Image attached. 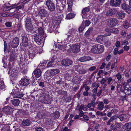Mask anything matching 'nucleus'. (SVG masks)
Masks as SVG:
<instances>
[{"instance_id": "3", "label": "nucleus", "mask_w": 131, "mask_h": 131, "mask_svg": "<svg viewBox=\"0 0 131 131\" xmlns=\"http://www.w3.org/2000/svg\"><path fill=\"white\" fill-rule=\"evenodd\" d=\"M123 86L124 88V92L127 95L131 94V88L129 85L126 83H124L123 85Z\"/></svg>"}, {"instance_id": "43", "label": "nucleus", "mask_w": 131, "mask_h": 131, "mask_svg": "<svg viewBox=\"0 0 131 131\" xmlns=\"http://www.w3.org/2000/svg\"><path fill=\"white\" fill-rule=\"evenodd\" d=\"M38 31L39 34L40 35V36H42L44 35V31L42 27H40L38 28Z\"/></svg>"}, {"instance_id": "54", "label": "nucleus", "mask_w": 131, "mask_h": 131, "mask_svg": "<svg viewBox=\"0 0 131 131\" xmlns=\"http://www.w3.org/2000/svg\"><path fill=\"white\" fill-rule=\"evenodd\" d=\"M51 60L50 61L54 64L55 62L56 61V60L57 59L56 57L55 56H54L51 58Z\"/></svg>"}, {"instance_id": "61", "label": "nucleus", "mask_w": 131, "mask_h": 131, "mask_svg": "<svg viewBox=\"0 0 131 131\" xmlns=\"http://www.w3.org/2000/svg\"><path fill=\"white\" fill-rule=\"evenodd\" d=\"M126 12L128 14L130 13L131 12V8L128 7L126 9H125Z\"/></svg>"}, {"instance_id": "42", "label": "nucleus", "mask_w": 131, "mask_h": 131, "mask_svg": "<svg viewBox=\"0 0 131 131\" xmlns=\"http://www.w3.org/2000/svg\"><path fill=\"white\" fill-rule=\"evenodd\" d=\"M110 32L114 34H117L118 32V30L117 28H113L112 29H111L110 30Z\"/></svg>"}, {"instance_id": "63", "label": "nucleus", "mask_w": 131, "mask_h": 131, "mask_svg": "<svg viewBox=\"0 0 131 131\" xmlns=\"http://www.w3.org/2000/svg\"><path fill=\"white\" fill-rule=\"evenodd\" d=\"M85 61H89L91 59V57L89 56H85Z\"/></svg>"}, {"instance_id": "31", "label": "nucleus", "mask_w": 131, "mask_h": 131, "mask_svg": "<svg viewBox=\"0 0 131 131\" xmlns=\"http://www.w3.org/2000/svg\"><path fill=\"white\" fill-rule=\"evenodd\" d=\"M124 126L126 131H129L131 129V123H127L124 125Z\"/></svg>"}, {"instance_id": "62", "label": "nucleus", "mask_w": 131, "mask_h": 131, "mask_svg": "<svg viewBox=\"0 0 131 131\" xmlns=\"http://www.w3.org/2000/svg\"><path fill=\"white\" fill-rule=\"evenodd\" d=\"M117 78L118 80H120L122 78V76L120 73H118L116 75Z\"/></svg>"}, {"instance_id": "55", "label": "nucleus", "mask_w": 131, "mask_h": 131, "mask_svg": "<svg viewBox=\"0 0 131 131\" xmlns=\"http://www.w3.org/2000/svg\"><path fill=\"white\" fill-rule=\"evenodd\" d=\"M89 117L88 116L86 115H83L82 118L83 119H82V120L83 121V120H84L86 121H88L89 120Z\"/></svg>"}, {"instance_id": "13", "label": "nucleus", "mask_w": 131, "mask_h": 131, "mask_svg": "<svg viewBox=\"0 0 131 131\" xmlns=\"http://www.w3.org/2000/svg\"><path fill=\"white\" fill-rule=\"evenodd\" d=\"M22 44L23 46L25 47H26L28 46V39L26 36H23L22 37Z\"/></svg>"}, {"instance_id": "8", "label": "nucleus", "mask_w": 131, "mask_h": 131, "mask_svg": "<svg viewBox=\"0 0 131 131\" xmlns=\"http://www.w3.org/2000/svg\"><path fill=\"white\" fill-rule=\"evenodd\" d=\"M21 85L24 86H27L29 84L30 81L27 76L23 77L21 79Z\"/></svg>"}, {"instance_id": "53", "label": "nucleus", "mask_w": 131, "mask_h": 131, "mask_svg": "<svg viewBox=\"0 0 131 131\" xmlns=\"http://www.w3.org/2000/svg\"><path fill=\"white\" fill-rule=\"evenodd\" d=\"M85 28L83 24H82L81 26L79 28V32H81L83 31Z\"/></svg>"}, {"instance_id": "45", "label": "nucleus", "mask_w": 131, "mask_h": 131, "mask_svg": "<svg viewBox=\"0 0 131 131\" xmlns=\"http://www.w3.org/2000/svg\"><path fill=\"white\" fill-rule=\"evenodd\" d=\"M121 6L122 8L124 10L126 9L128 7H129V6H128V5L125 3L122 4L121 5Z\"/></svg>"}, {"instance_id": "6", "label": "nucleus", "mask_w": 131, "mask_h": 131, "mask_svg": "<svg viewBox=\"0 0 131 131\" xmlns=\"http://www.w3.org/2000/svg\"><path fill=\"white\" fill-rule=\"evenodd\" d=\"M119 21L116 18H111L110 19L109 26L114 27L118 23Z\"/></svg>"}, {"instance_id": "49", "label": "nucleus", "mask_w": 131, "mask_h": 131, "mask_svg": "<svg viewBox=\"0 0 131 131\" xmlns=\"http://www.w3.org/2000/svg\"><path fill=\"white\" fill-rule=\"evenodd\" d=\"M111 129L113 131H116L117 130V128L116 126L115 125L113 124H112L110 126Z\"/></svg>"}, {"instance_id": "18", "label": "nucleus", "mask_w": 131, "mask_h": 131, "mask_svg": "<svg viewBox=\"0 0 131 131\" xmlns=\"http://www.w3.org/2000/svg\"><path fill=\"white\" fill-rule=\"evenodd\" d=\"M16 5H12L11 6H3L2 8V10L4 11H7L8 10H10L13 8H14L15 7Z\"/></svg>"}, {"instance_id": "40", "label": "nucleus", "mask_w": 131, "mask_h": 131, "mask_svg": "<svg viewBox=\"0 0 131 131\" xmlns=\"http://www.w3.org/2000/svg\"><path fill=\"white\" fill-rule=\"evenodd\" d=\"M79 79L78 77L75 76L74 77L73 83L75 84H78L80 83V81H79Z\"/></svg>"}, {"instance_id": "17", "label": "nucleus", "mask_w": 131, "mask_h": 131, "mask_svg": "<svg viewBox=\"0 0 131 131\" xmlns=\"http://www.w3.org/2000/svg\"><path fill=\"white\" fill-rule=\"evenodd\" d=\"M125 13L123 11H121L117 12L116 17L118 19H122L125 17Z\"/></svg>"}, {"instance_id": "12", "label": "nucleus", "mask_w": 131, "mask_h": 131, "mask_svg": "<svg viewBox=\"0 0 131 131\" xmlns=\"http://www.w3.org/2000/svg\"><path fill=\"white\" fill-rule=\"evenodd\" d=\"M73 62L70 60L66 59L62 61L61 63L63 66H69L72 64Z\"/></svg>"}, {"instance_id": "7", "label": "nucleus", "mask_w": 131, "mask_h": 131, "mask_svg": "<svg viewBox=\"0 0 131 131\" xmlns=\"http://www.w3.org/2000/svg\"><path fill=\"white\" fill-rule=\"evenodd\" d=\"M42 36H39L35 35L34 36V40L38 45H40L43 42Z\"/></svg>"}, {"instance_id": "44", "label": "nucleus", "mask_w": 131, "mask_h": 131, "mask_svg": "<svg viewBox=\"0 0 131 131\" xmlns=\"http://www.w3.org/2000/svg\"><path fill=\"white\" fill-rule=\"evenodd\" d=\"M103 44H104L106 46H108L110 45L111 43L109 40L108 39L105 38V41H104Z\"/></svg>"}, {"instance_id": "4", "label": "nucleus", "mask_w": 131, "mask_h": 131, "mask_svg": "<svg viewBox=\"0 0 131 131\" xmlns=\"http://www.w3.org/2000/svg\"><path fill=\"white\" fill-rule=\"evenodd\" d=\"M46 3L48 10L50 12H52L54 10V4L51 0H47Z\"/></svg>"}, {"instance_id": "48", "label": "nucleus", "mask_w": 131, "mask_h": 131, "mask_svg": "<svg viewBox=\"0 0 131 131\" xmlns=\"http://www.w3.org/2000/svg\"><path fill=\"white\" fill-rule=\"evenodd\" d=\"M44 66L42 65V64H39L37 68L36 69H37L39 70H40V71H42V69L43 68H44Z\"/></svg>"}, {"instance_id": "1", "label": "nucleus", "mask_w": 131, "mask_h": 131, "mask_svg": "<svg viewBox=\"0 0 131 131\" xmlns=\"http://www.w3.org/2000/svg\"><path fill=\"white\" fill-rule=\"evenodd\" d=\"M78 34L77 30L73 28L70 29L67 34L68 36L67 39V40L70 39V40L74 39L77 37Z\"/></svg>"}, {"instance_id": "33", "label": "nucleus", "mask_w": 131, "mask_h": 131, "mask_svg": "<svg viewBox=\"0 0 131 131\" xmlns=\"http://www.w3.org/2000/svg\"><path fill=\"white\" fill-rule=\"evenodd\" d=\"M1 131H10L9 126L7 124L4 125L2 128Z\"/></svg>"}, {"instance_id": "36", "label": "nucleus", "mask_w": 131, "mask_h": 131, "mask_svg": "<svg viewBox=\"0 0 131 131\" xmlns=\"http://www.w3.org/2000/svg\"><path fill=\"white\" fill-rule=\"evenodd\" d=\"M97 45H94L92 48L91 51L95 54H97Z\"/></svg>"}, {"instance_id": "23", "label": "nucleus", "mask_w": 131, "mask_h": 131, "mask_svg": "<svg viewBox=\"0 0 131 131\" xmlns=\"http://www.w3.org/2000/svg\"><path fill=\"white\" fill-rule=\"evenodd\" d=\"M16 57V54L15 52L12 51L10 56L9 61L12 62L14 61Z\"/></svg>"}, {"instance_id": "22", "label": "nucleus", "mask_w": 131, "mask_h": 131, "mask_svg": "<svg viewBox=\"0 0 131 131\" xmlns=\"http://www.w3.org/2000/svg\"><path fill=\"white\" fill-rule=\"evenodd\" d=\"M26 30L28 32H31L33 29V27L32 24L25 25Z\"/></svg>"}, {"instance_id": "39", "label": "nucleus", "mask_w": 131, "mask_h": 131, "mask_svg": "<svg viewBox=\"0 0 131 131\" xmlns=\"http://www.w3.org/2000/svg\"><path fill=\"white\" fill-rule=\"evenodd\" d=\"M52 116L54 118L57 119L60 116V113L58 111H56L53 113Z\"/></svg>"}, {"instance_id": "32", "label": "nucleus", "mask_w": 131, "mask_h": 131, "mask_svg": "<svg viewBox=\"0 0 131 131\" xmlns=\"http://www.w3.org/2000/svg\"><path fill=\"white\" fill-rule=\"evenodd\" d=\"M104 107V104L102 102H100L97 106V108L100 111L103 110Z\"/></svg>"}, {"instance_id": "19", "label": "nucleus", "mask_w": 131, "mask_h": 131, "mask_svg": "<svg viewBox=\"0 0 131 131\" xmlns=\"http://www.w3.org/2000/svg\"><path fill=\"white\" fill-rule=\"evenodd\" d=\"M46 112L45 111H42L40 112L37 114V117L39 118H45L46 116Z\"/></svg>"}, {"instance_id": "10", "label": "nucleus", "mask_w": 131, "mask_h": 131, "mask_svg": "<svg viewBox=\"0 0 131 131\" xmlns=\"http://www.w3.org/2000/svg\"><path fill=\"white\" fill-rule=\"evenodd\" d=\"M117 12V10L116 9H112L107 11L106 15L108 16H112L116 13Z\"/></svg>"}, {"instance_id": "38", "label": "nucleus", "mask_w": 131, "mask_h": 131, "mask_svg": "<svg viewBox=\"0 0 131 131\" xmlns=\"http://www.w3.org/2000/svg\"><path fill=\"white\" fill-rule=\"evenodd\" d=\"M75 14L74 13H71L68 14L66 18L70 19L73 18L75 16Z\"/></svg>"}, {"instance_id": "25", "label": "nucleus", "mask_w": 131, "mask_h": 131, "mask_svg": "<svg viewBox=\"0 0 131 131\" xmlns=\"http://www.w3.org/2000/svg\"><path fill=\"white\" fill-rule=\"evenodd\" d=\"M41 101V102L42 103L46 104H49L48 96V95H46L44 97H42Z\"/></svg>"}, {"instance_id": "28", "label": "nucleus", "mask_w": 131, "mask_h": 131, "mask_svg": "<svg viewBox=\"0 0 131 131\" xmlns=\"http://www.w3.org/2000/svg\"><path fill=\"white\" fill-rule=\"evenodd\" d=\"M39 48H40L39 47H36L35 49L36 50H35L34 51V54L32 53H30L29 54V58L30 59H33L34 57H35V55L36 54L35 53H37L38 52V50Z\"/></svg>"}, {"instance_id": "52", "label": "nucleus", "mask_w": 131, "mask_h": 131, "mask_svg": "<svg viewBox=\"0 0 131 131\" xmlns=\"http://www.w3.org/2000/svg\"><path fill=\"white\" fill-rule=\"evenodd\" d=\"M54 64L51 61L49 62L47 65V67H52L54 66Z\"/></svg>"}, {"instance_id": "60", "label": "nucleus", "mask_w": 131, "mask_h": 131, "mask_svg": "<svg viewBox=\"0 0 131 131\" xmlns=\"http://www.w3.org/2000/svg\"><path fill=\"white\" fill-rule=\"evenodd\" d=\"M4 88V83L1 80L0 81V89H3Z\"/></svg>"}, {"instance_id": "11", "label": "nucleus", "mask_w": 131, "mask_h": 131, "mask_svg": "<svg viewBox=\"0 0 131 131\" xmlns=\"http://www.w3.org/2000/svg\"><path fill=\"white\" fill-rule=\"evenodd\" d=\"M19 38L16 37L14 38L12 42V46L13 48H16L19 45Z\"/></svg>"}, {"instance_id": "9", "label": "nucleus", "mask_w": 131, "mask_h": 131, "mask_svg": "<svg viewBox=\"0 0 131 131\" xmlns=\"http://www.w3.org/2000/svg\"><path fill=\"white\" fill-rule=\"evenodd\" d=\"M121 1V0H111L110 3L111 5L116 7L119 5Z\"/></svg>"}, {"instance_id": "27", "label": "nucleus", "mask_w": 131, "mask_h": 131, "mask_svg": "<svg viewBox=\"0 0 131 131\" xmlns=\"http://www.w3.org/2000/svg\"><path fill=\"white\" fill-rule=\"evenodd\" d=\"M90 34L88 32H86L84 34V36L86 37V38H84L82 39V41L85 43H87L88 42L87 39H89V36H90Z\"/></svg>"}, {"instance_id": "34", "label": "nucleus", "mask_w": 131, "mask_h": 131, "mask_svg": "<svg viewBox=\"0 0 131 131\" xmlns=\"http://www.w3.org/2000/svg\"><path fill=\"white\" fill-rule=\"evenodd\" d=\"M13 68V65H11V64H9L8 68L9 69V71H8V73L10 75H12L15 73L13 71H12V69Z\"/></svg>"}, {"instance_id": "47", "label": "nucleus", "mask_w": 131, "mask_h": 131, "mask_svg": "<svg viewBox=\"0 0 131 131\" xmlns=\"http://www.w3.org/2000/svg\"><path fill=\"white\" fill-rule=\"evenodd\" d=\"M31 19L30 17H27L26 18V20L25 21V24H32V22L31 21Z\"/></svg>"}, {"instance_id": "24", "label": "nucleus", "mask_w": 131, "mask_h": 131, "mask_svg": "<svg viewBox=\"0 0 131 131\" xmlns=\"http://www.w3.org/2000/svg\"><path fill=\"white\" fill-rule=\"evenodd\" d=\"M33 73L36 78H39L41 75L42 71H40L36 69L34 70Z\"/></svg>"}, {"instance_id": "26", "label": "nucleus", "mask_w": 131, "mask_h": 131, "mask_svg": "<svg viewBox=\"0 0 131 131\" xmlns=\"http://www.w3.org/2000/svg\"><path fill=\"white\" fill-rule=\"evenodd\" d=\"M97 54L103 52L104 50L103 46L100 45H97Z\"/></svg>"}, {"instance_id": "15", "label": "nucleus", "mask_w": 131, "mask_h": 131, "mask_svg": "<svg viewBox=\"0 0 131 131\" xmlns=\"http://www.w3.org/2000/svg\"><path fill=\"white\" fill-rule=\"evenodd\" d=\"M13 111V108H11L9 106L5 107L3 110V112L7 114L11 113Z\"/></svg>"}, {"instance_id": "57", "label": "nucleus", "mask_w": 131, "mask_h": 131, "mask_svg": "<svg viewBox=\"0 0 131 131\" xmlns=\"http://www.w3.org/2000/svg\"><path fill=\"white\" fill-rule=\"evenodd\" d=\"M123 27H124L127 29L129 27V25L128 23L127 22H126L124 24Z\"/></svg>"}, {"instance_id": "20", "label": "nucleus", "mask_w": 131, "mask_h": 131, "mask_svg": "<svg viewBox=\"0 0 131 131\" xmlns=\"http://www.w3.org/2000/svg\"><path fill=\"white\" fill-rule=\"evenodd\" d=\"M99 3V2L97 1L96 0H94L93 1V3L94 4L93 7L95 8V10L97 12L100 10V7L98 5Z\"/></svg>"}, {"instance_id": "51", "label": "nucleus", "mask_w": 131, "mask_h": 131, "mask_svg": "<svg viewBox=\"0 0 131 131\" xmlns=\"http://www.w3.org/2000/svg\"><path fill=\"white\" fill-rule=\"evenodd\" d=\"M14 5H16L15 7L14 8H16V10H18L19 9L23 8L24 7V6L23 5H20L19 6H17V5L16 4H14Z\"/></svg>"}, {"instance_id": "21", "label": "nucleus", "mask_w": 131, "mask_h": 131, "mask_svg": "<svg viewBox=\"0 0 131 131\" xmlns=\"http://www.w3.org/2000/svg\"><path fill=\"white\" fill-rule=\"evenodd\" d=\"M31 123V121L29 119H26L23 120L21 122V124L24 126H30Z\"/></svg>"}, {"instance_id": "59", "label": "nucleus", "mask_w": 131, "mask_h": 131, "mask_svg": "<svg viewBox=\"0 0 131 131\" xmlns=\"http://www.w3.org/2000/svg\"><path fill=\"white\" fill-rule=\"evenodd\" d=\"M86 72V71L85 69H82L79 71V73L81 74H85Z\"/></svg>"}, {"instance_id": "46", "label": "nucleus", "mask_w": 131, "mask_h": 131, "mask_svg": "<svg viewBox=\"0 0 131 131\" xmlns=\"http://www.w3.org/2000/svg\"><path fill=\"white\" fill-rule=\"evenodd\" d=\"M45 82L44 81H40L38 82V83L39 85L42 88H43L45 87Z\"/></svg>"}, {"instance_id": "41", "label": "nucleus", "mask_w": 131, "mask_h": 131, "mask_svg": "<svg viewBox=\"0 0 131 131\" xmlns=\"http://www.w3.org/2000/svg\"><path fill=\"white\" fill-rule=\"evenodd\" d=\"M59 95H66L67 93L66 92L60 90L57 91Z\"/></svg>"}, {"instance_id": "37", "label": "nucleus", "mask_w": 131, "mask_h": 131, "mask_svg": "<svg viewBox=\"0 0 131 131\" xmlns=\"http://www.w3.org/2000/svg\"><path fill=\"white\" fill-rule=\"evenodd\" d=\"M90 10V8L89 7H85L83 9L82 11V15H85L86 12H89Z\"/></svg>"}, {"instance_id": "35", "label": "nucleus", "mask_w": 131, "mask_h": 131, "mask_svg": "<svg viewBox=\"0 0 131 131\" xmlns=\"http://www.w3.org/2000/svg\"><path fill=\"white\" fill-rule=\"evenodd\" d=\"M59 72V70L57 69H52L51 70L50 74L52 75H54L58 73Z\"/></svg>"}, {"instance_id": "29", "label": "nucleus", "mask_w": 131, "mask_h": 131, "mask_svg": "<svg viewBox=\"0 0 131 131\" xmlns=\"http://www.w3.org/2000/svg\"><path fill=\"white\" fill-rule=\"evenodd\" d=\"M11 102L14 106H18L19 105L20 103V101L17 99H14L10 101Z\"/></svg>"}, {"instance_id": "58", "label": "nucleus", "mask_w": 131, "mask_h": 131, "mask_svg": "<svg viewBox=\"0 0 131 131\" xmlns=\"http://www.w3.org/2000/svg\"><path fill=\"white\" fill-rule=\"evenodd\" d=\"M84 23L85 26H88L91 23V22L89 20H86L85 21Z\"/></svg>"}, {"instance_id": "30", "label": "nucleus", "mask_w": 131, "mask_h": 131, "mask_svg": "<svg viewBox=\"0 0 131 131\" xmlns=\"http://www.w3.org/2000/svg\"><path fill=\"white\" fill-rule=\"evenodd\" d=\"M117 118L119 119L120 121H122L127 118V116L126 114H122L117 116Z\"/></svg>"}, {"instance_id": "2", "label": "nucleus", "mask_w": 131, "mask_h": 131, "mask_svg": "<svg viewBox=\"0 0 131 131\" xmlns=\"http://www.w3.org/2000/svg\"><path fill=\"white\" fill-rule=\"evenodd\" d=\"M38 14L41 19H43L45 21H46L47 17L48 15V13L47 10L43 8L39 10Z\"/></svg>"}, {"instance_id": "16", "label": "nucleus", "mask_w": 131, "mask_h": 131, "mask_svg": "<svg viewBox=\"0 0 131 131\" xmlns=\"http://www.w3.org/2000/svg\"><path fill=\"white\" fill-rule=\"evenodd\" d=\"M79 45V44H76L73 45L72 50L74 52L77 53L79 52L80 50Z\"/></svg>"}, {"instance_id": "14", "label": "nucleus", "mask_w": 131, "mask_h": 131, "mask_svg": "<svg viewBox=\"0 0 131 131\" xmlns=\"http://www.w3.org/2000/svg\"><path fill=\"white\" fill-rule=\"evenodd\" d=\"M24 94L21 91L20 89H19L17 90L15 93H14L15 96L17 98L21 97H23Z\"/></svg>"}, {"instance_id": "56", "label": "nucleus", "mask_w": 131, "mask_h": 131, "mask_svg": "<svg viewBox=\"0 0 131 131\" xmlns=\"http://www.w3.org/2000/svg\"><path fill=\"white\" fill-rule=\"evenodd\" d=\"M36 131H45L44 129L41 127H38L35 129Z\"/></svg>"}, {"instance_id": "64", "label": "nucleus", "mask_w": 131, "mask_h": 131, "mask_svg": "<svg viewBox=\"0 0 131 131\" xmlns=\"http://www.w3.org/2000/svg\"><path fill=\"white\" fill-rule=\"evenodd\" d=\"M118 49L117 48H115L114 51V54L115 55L117 54H118Z\"/></svg>"}, {"instance_id": "50", "label": "nucleus", "mask_w": 131, "mask_h": 131, "mask_svg": "<svg viewBox=\"0 0 131 131\" xmlns=\"http://www.w3.org/2000/svg\"><path fill=\"white\" fill-rule=\"evenodd\" d=\"M122 45H128V42L127 40L122 41L121 42Z\"/></svg>"}, {"instance_id": "5", "label": "nucleus", "mask_w": 131, "mask_h": 131, "mask_svg": "<svg viewBox=\"0 0 131 131\" xmlns=\"http://www.w3.org/2000/svg\"><path fill=\"white\" fill-rule=\"evenodd\" d=\"M111 33H109L107 35H106L105 36L102 35H100L98 36L96 38V41L97 42L103 44L105 40V37L107 36L110 35Z\"/></svg>"}]
</instances>
